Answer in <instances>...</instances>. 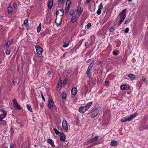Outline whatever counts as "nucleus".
<instances>
[{"label": "nucleus", "instance_id": "nucleus-57", "mask_svg": "<svg viewBox=\"0 0 148 148\" xmlns=\"http://www.w3.org/2000/svg\"><path fill=\"white\" fill-rule=\"evenodd\" d=\"M14 146V145L13 144H12L10 145V148H13Z\"/></svg>", "mask_w": 148, "mask_h": 148}, {"label": "nucleus", "instance_id": "nucleus-27", "mask_svg": "<svg viewBox=\"0 0 148 148\" xmlns=\"http://www.w3.org/2000/svg\"><path fill=\"white\" fill-rule=\"evenodd\" d=\"M142 80L146 84H147L148 83V81L147 79L145 78V77H143L142 79Z\"/></svg>", "mask_w": 148, "mask_h": 148}, {"label": "nucleus", "instance_id": "nucleus-6", "mask_svg": "<svg viewBox=\"0 0 148 148\" xmlns=\"http://www.w3.org/2000/svg\"><path fill=\"white\" fill-rule=\"evenodd\" d=\"M87 110L85 106H81L79 108V111L80 113H83Z\"/></svg>", "mask_w": 148, "mask_h": 148}, {"label": "nucleus", "instance_id": "nucleus-26", "mask_svg": "<svg viewBox=\"0 0 148 148\" xmlns=\"http://www.w3.org/2000/svg\"><path fill=\"white\" fill-rule=\"evenodd\" d=\"M127 88V86L125 84H123L121 86V88L122 90H124Z\"/></svg>", "mask_w": 148, "mask_h": 148}, {"label": "nucleus", "instance_id": "nucleus-31", "mask_svg": "<svg viewBox=\"0 0 148 148\" xmlns=\"http://www.w3.org/2000/svg\"><path fill=\"white\" fill-rule=\"evenodd\" d=\"M99 137L98 136H96L94 138H92L94 142L97 141L99 138Z\"/></svg>", "mask_w": 148, "mask_h": 148}, {"label": "nucleus", "instance_id": "nucleus-42", "mask_svg": "<svg viewBox=\"0 0 148 148\" xmlns=\"http://www.w3.org/2000/svg\"><path fill=\"white\" fill-rule=\"evenodd\" d=\"M86 74L87 76H88L89 77L91 75V73L90 71H87Z\"/></svg>", "mask_w": 148, "mask_h": 148}, {"label": "nucleus", "instance_id": "nucleus-50", "mask_svg": "<svg viewBox=\"0 0 148 148\" xmlns=\"http://www.w3.org/2000/svg\"><path fill=\"white\" fill-rule=\"evenodd\" d=\"M41 97H42V99L43 101H45V99L44 97V96H43L42 94H41Z\"/></svg>", "mask_w": 148, "mask_h": 148}, {"label": "nucleus", "instance_id": "nucleus-45", "mask_svg": "<svg viewBox=\"0 0 148 148\" xmlns=\"http://www.w3.org/2000/svg\"><path fill=\"white\" fill-rule=\"evenodd\" d=\"M91 23H89L87 24V25H86V27H87V28H89L91 27Z\"/></svg>", "mask_w": 148, "mask_h": 148}, {"label": "nucleus", "instance_id": "nucleus-9", "mask_svg": "<svg viewBox=\"0 0 148 148\" xmlns=\"http://www.w3.org/2000/svg\"><path fill=\"white\" fill-rule=\"evenodd\" d=\"M103 7V6L102 5V3H101L99 6V8L97 11V14L98 15H99L101 14V9Z\"/></svg>", "mask_w": 148, "mask_h": 148}, {"label": "nucleus", "instance_id": "nucleus-28", "mask_svg": "<svg viewBox=\"0 0 148 148\" xmlns=\"http://www.w3.org/2000/svg\"><path fill=\"white\" fill-rule=\"evenodd\" d=\"M69 45V42H65L64 43L63 47H67Z\"/></svg>", "mask_w": 148, "mask_h": 148}, {"label": "nucleus", "instance_id": "nucleus-3", "mask_svg": "<svg viewBox=\"0 0 148 148\" xmlns=\"http://www.w3.org/2000/svg\"><path fill=\"white\" fill-rule=\"evenodd\" d=\"M35 48L36 50L37 56L41 58L42 57V48L38 45H36L35 46Z\"/></svg>", "mask_w": 148, "mask_h": 148}, {"label": "nucleus", "instance_id": "nucleus-17", "mask_svg": "<svg viewBox=\"0 0 148 148\" xmlns=\"http://www.w3.org/2000/svg\"><path fill=\"white\" fill-rule=\"evenodd\" d=\"M12 42V40H10L8 41L5 46V47L6 48H8Z\"/></svg>", "mask_w": 148, "mask_h": 148}, {"label": "nucleus", "instance_id": "nucleus-19", "mask_svg": "<svg viewBox=\"0 0 148 148\" xmlns=\"http://www.w3.org/2000/svg\"><path fill=\"white\" fill-rule=\"evenodd\" d=\"M77 19V16H73L71 18V21L72 23H74L76 21Z\"/></svg>", "mask_w": 148, "mask_h": 148}, {"label": "nucleus", "instance_id": "nucleus-36", "mask_svg": "<svg viewBox=\"0 0 148 148\" xmlns=\"http://www.w3.org/2000/svg\"><path fill=\"white\" fill-rule=\"evenodd\" d=\"M69 14L71 15H73L74 14V11L73 9H71L69 12Z\"/></svg>", "mask_w": 148, "mask_h": 148}, {"label": "nucleus", "instance_id": "nucleus-47", "mask_svg": "<svg viewBox=\"0 0 148 148\" xmlns=\"http://www.w3.org/2000/svg\"><path fill=\"white\" fill-rule=\"evenodd\" d=\"M61 86H57V89L58 90H61Z\"/></svg>", "mask_w": 148, "mask_h": 148}, {"label": "nucleus", "instance_id": "nucleus-11", "mask_svg": "<svg viewBox=\"0 0 148 148\" xmlns=\"http://www.w3.org/2000/svg\"><path fill=\"white\" fill-rule=\"evenodd\" d=\"M3 113L0 115V121H1L3 118H4L7 115V112L4 110H3Z\"/></svg>", "mask_w": 148, "mask_h": 148}, {"label": "nucleus", "instance_id": "nucleus-10", "mask_svg": "<svg viewBox=\"0 0 148 148\" xmlns=\"http://www.w3.org/2000/svg\"><path fill=\"white\" fill-rule=\"evenodd\" d=\"M77 90L76 88L74 87L71 90V93L72 95H73V96H75V95L77 93Z\"/></svg>", "mask_w": 148, "mask_h": 148}, {"label": "nucleus", "instance_id": "nucleus-35", "mask_svg": "<svg viewBox=\"0 0 148 148\" xmlns=\"http://www.w3.org/2000/svg\"><path fill=\"white\" fill-rule=\"evenodd\" d=\"M59 11H60L61 12V14L60 15V16H62L63 14H64V10L63 9H61L58 10Z\"/></svg>", "mask_w": 148, "mask_h": 148}, {"label": "nucleus", "instance_id": "nucleus-32", "mask_svg": "<svg viewBox=\"0 0 148 148\" xmlns=\"http://www.w3.org/2000/svg\"><path fill=\"white\" fill-rule=\"evenodd\" d=\"M70 0H67L66 3V6L69 5V6L70 7Z\"/></svg>", "mask_w": 148, "mask_h": 148}, {"label": "nucleus", "instance_id": "nucleus-62", "mask_svg": "<svg viewBox=\"0 0 148 148\" xmlns=\"http://www.w3.org/2000/svg\"><path fill=\"white\" fill-rule=\"evenodd\" d=\"M90 61V60H88L87 61H86V62L87 63H88V62H89Z\"/></svg>", "mask_w": 148, "mask_h": 148}, {"label": "nucleus", "instance_id": "nucleus-24", "mask_svg": "<svg viewBox=\"0 0 148 148\" xmlns=\"http://www.w3.org/2000/svg\"><path fill=\"white\" fill-rule=\"evenodd\" d=\"M27 108L30 112H32V108L31 107V105H27L26 106Z\"/></svg>", "mask_w": 148, "mask_h": 148}, {"label": "nucleus", "instance_id": "nucleus-8", "mask_svg": "<svg viewBox=\"0 0 148 148\" xmlns=\"http://www.w3.org/2000/svg\"><path fill=\"white\" fill-rule=\"evenodd\" d=\"M53 0H48L47 6L48 8L49 9H51L53 5Z\"/></svg>", "mask_w": 148, "mask_h": 148}, {"label": "nucleus", "instance_id": "nucleus-16", "mask_svg": "<svg viewBox=\"0 0 148 148\" xmlns=\"http://www.w3.org/2000/svg\"><path fill=\"white\" fill-rule=\"evenodd\" d=\"M66 139V136L63 133L60 134V140L62 141H64Z\"/></svg>", "mask_w": 148, "mask_h": 148}, {"label": "nucleus", "instance_id": "nucleus-54", "mask_svg": "<svg viewBox=\"0 0 148 148\" xmlns=\"http://www.w3.org/2000/svg\"><path fill=\"white\" fill-rule=\"evenodd\" d=\"M62 85V81H61V82L60 83H58V85L57 86H61Z\"/></svg>", "mask_w": 148, "mask_h": 148}, {"label": "nucleus", "instance_id": "nucleus-15", "mask_svg": "<svg viewBox=\"0 0 148 148\" xmlns=\"http://www.w3.org/2000/svg\"><path fill=\"white\" fill-rule=\"evenodd\" d=\"M118 145V142L115 140H112L111 141L110 145L111 146H116Z\"/></svg>", "mask_w": 148, "mask_h": 148}, {"label": "nucleus", "instance_id": "nucleus-60", "mask_svg": "<svg viewBox=\"0 0 148 148\" xmlns=\"http://www.w3.org/2000/svg\"><path fill=\"white\" fill-rule=\"evenodd\" d=\"M92 68V67H91V66H89L88 67V68L89 69H91Z\"/></svg>", "mask_w": 148, "mask_h": 148}, {"label": "nucleus", "instance_id": "nucleus-40", "mask_svg": "<svg viewBox=\"0 0 148 148\" xmlns=\"http://www.w3.org/2000/svg\"><path fill=\"white\" fill-rule=\"evenodd\" d=\"M5 53L7 55H9L10 53V50H6Z\"/></svg>", "mask_w": 148, "mask_h": 148}, {"label": "nucleus", "instance_id": "nucleus-33", "mask_svg": "<svg viewBox=\"0 0 148 148\" xmlns=\"http://www.w3.org/2000/svg\"><path fill=\"white\" fill-rule=\"evenodd\" d=\"M69 7L70 6H69V5L66 6L65 12L66 13H68L69 12Z\"/></svg>", "mask_w": 148, "mask_h": 148}, {"label": "nucleus", "instance_id": "nucleus-25", "mask_svg": "<svg viewBox=\"0 0 148 148\" xmlns=\"http://www.w3.org/2000/svg\"><path fill=\"white\" fill-rule=\"evenodd\" d=\"M62 96L63 99H65L66 98V94L64 92H63L62 94Z\"/></svg>", "mask_w": 148, "mask_h": 148}, {"label": "nucleus", "instance_id": "nucleus-46", "mask_svg": "<svg viewBox=\"0 0 148 148\" xmlns=\"http://www.w3.org/2000/svg\"><path fill=\"white\" fill-rule=\"evenodd\" d=\"M129 31V29L128 28H127L125 29L124 30L125 32L126 33H127Z\"/></svg>", "mask_w": 148, "mask_h": 148}, {"label": "nucleus", "instance_id": "nucleus-13", "mask_svg": "<svg viewBox=\"0 0 148 148\" xmlns=\"http://www.w3.org/2000/svg\"><path fill=\"white\" fill-rule=\"evenodd\" d=\"M47 142L52 147H54L55 145L53 141L51 139H49L47 140Z\"/></svg>", "mask_w": 148, "mask_h": 148}, {"label": "nucleus", "instance_id": "nucleus-38", "mask_svg": "<svg viewBox=\"0 0 148 148\" xmlns=\"http://www.w3.org/2000/svg\"><path fill=\"white\" fill-rule=\"evenodd\" d=\"M13 6L15 9H16L17 4L16 2H14L13 3Z\"/></svg>", "mask_w": 148, "mask_h": 148}, {"label": "nucleus", "instance_id": "nucleus-29", "mask_svg": "<svg viewBox=\"0 0 148 148\" xmlns=\"http://www.w3.org/2000/svg\"><path fill=\"white\" fill-rule=\"evenodd\" d=\"M53 130L54 131L56 134H58L60 133L59 131L57 130L56 128H53Z\"/></svg>", "mask_w": 148, "mask_h": 148}, {"label": "nucleus", "instance_id": "nucleus-59", "mask_svg": "<svg viewBox=\"0 0 148 148\" xmlns=\"http://www.w3.org/2000/svg\"><path fill=\"white\" fill-rule=\"evenodd\" d=\"M51 74V72L50 71H49L47 73L48 75H50Z\"/></svg>", "mask_w": 148, "mask_h": 148}, {"label": "nucleus", "instance_id": "nucleus-5", "mask_svg": "<svg viewBox=\"0 0 148 148\" xmlns=\"http://www.w3.org/2000/svg\"><path fill=\"white\" fill-rule=\"evenodd\" d=\"M62 127L67 132L68 130V126L67 123L65 120H63L62 122Z\"/></svg>", "mask_w": 148, "mask_h": 148}, {"label": "nucleus", "instance_id": "nucleus-53", "mask_svg": "<svg viewBox=\"0 0 148 148\" xmlns=\"http://www.w3.org/2000/svg\"><path fill=\"white\" fill-rule=\"evenodd\" d=\"M91 0H86V3H89Z\"/></svg>", "mask_w": 148, "mask_h": 148}, {"label": "nucleus", "instance_id": "nucleus-1", "mask_svg": "<svg viewBox=\"0 0 148 148\" xmlns=\"http://www.w3.org/2000/svg\"><path fill=\"white\" fill-rule=\"evenodd\" d=\"M137 114L136 113H135L131 115L128 118L123 117L121 119V121L123 123H125L127 121H130L136 117L137 116Z\"/></svg>", "mask_w": 148, "mask_h": 148}, {"label": "nucleus", "instance_id": "nucleus-18", "mask_svg": "<svg viewBox=\"0 0 148 148\" xmlns=\"http://www.w3.org/2000/svg\"><path fill=\"white\" fill-rule=\"evenodd\" d=\"M128 77L132 80H134L135 77V76L132 74H130L128 75Z\"/></svg>", "mask_w": 148, "mask_h": 148}, {"label": "nucleus", "instance_id": "nucleus-49", "mask_svg": "<svg viewBox=\"0 0 148 148\" xmlns=\"http://www.w3.org/2000/svg\"><path fill=\"white\" fill-rule=\"evenodd\" d=\"M105 84L106 86H108L109 85V81H106L105 82Z\"/></svg>", "mask_w": 148, "mask_h": 148}, {"label": "nucleus", "instance_id": "nucleus-63", "mask_svg": "<svg viewBox=\"0 0 148 148\" xmlns=\"http://www.w3.org/2000/svg\"><path fill=\"white\" fill-rule=\"evenodd\" d=\"M2 29V26H0V30H1Z\"/></svg>", "mask_w": 148, "mask_h": 148}, {"label": "nucleus", "instance_id": "nucleus-2", "mask_svg": "<svg viewBox=\"0 0 148 148\" xmlns=\"http://www.w3.org/2000/svg\"><path fill=\"white\" fill-rule=\"evenodd\" d=\"M126 9H125L123 10L119 14L118 17H119L120 18V21L121 22H122L125 18L126 16Z\"/></svg>", "mask_w": 148, "mask_h": 148}, {"label": "nucleus", "instance_id": "nucleus-56", "mask_svg": "<svg viewBox=\"0 0 148 148\" xmlns=\"http://www.w3.org/2000/svg\"><path fill=\"white\" fill-rule=\"evenodd\" d=\"M122 22H121V21H120L119 22L118 24V25L119 26L122 23Z\"/></svg>", "mask_w": 148, "mask_h": 148}, {"label": "nucleus", "instance_id": "nucleus-44", "mask_svg": "<svg viewBox=\"0 0 148 148\" xmlns=\"http://www.w3.org/2000/svg\"><path fill=\"white\" fill-rule=\"evenodd\" d=\"M28 19L27 18L25 20L24 22V24L25 25H26L27 24L28 22Z\"/></svg>", "mask_w": 148, "mask_h": 148}, {"label": "nucleus", "instance_id": "nucleus-61", "mask_svg": "<svg viewBox=\"0 0 148 148\" xmlns=\"http://www.w3.org/2000/svg\"><path fill=\"white\" fill-rule=\"evenodd\" d=\"M90 69H89V68H88L87 69V71H90Z\"/></svg>", "mask_w": 148, "mask_h": 148}, {"label": "nucleus", "instance_id": "nucleus-55", "mask_svg": "<svg viewBox=\"0 0 148 148\" xmlns=\"http://www.w3.org/2000/svg\"><path fill=\"white\" fill-rule=\"evenodd\" d=\"M67 82V80L64 79L63 82V83L64 84H65Z\"/></svg>", "mask_w": 148, "mask_h": 148}, {"label": "nucleus", "instance_id": "nucleus-30", "mask_svg": "<svg viewBox=\"0 0 148 148\" xmlns=\"http://www.w3.org/2000/svg\"><path fill=\"white\" fill-rule=\"evenodd\" d=\"M131 21V19H128L127 20L125 21L124 22V24H127L129 23Z\"/></svg>", "mask_w": 148, "mask_h": 148}, {"label": "nucleus", "instance_id": "nucleus-48", "mask_svg": "<svg viewBox=\"0 0 148 148\" xmlns=\"http://www.w3.org/2000/svg\"><path fill=\"white\" fill-rule=\"evenodd\" d=\"M64 0H58L59 3L60 4V3H63L64 2Z\"/></svg>", "mask_w": 148, "mask_h": 148}, {"label": "nucleus", "instance_id": "nucleus-21", "mask_svg": "<svg viewBox=\"0 0 148 148\" xmlns=\"http://www.w3.org/2000/svg\"><path fill=\"white\" fill-rule=\"evenodd\" d=\"M13 106L16 109L19 110L21 109V108L20 106H19L18 103L13 105Z\"/></svg>", "mask_w": 148, "mask_h": 148}, {"label": "nucleus", "instance_id": "nucleus-20", "mask_svg": "<svg viewBox=\"0 0 148 148\" xmlns=\"http://www.w3.org/2000/svg\"><path fill=\"white\" fill-rule=\"evenodd\" d=\"M92 104V102H90L88 103H87L85 106L86 107V108H87V109L88 110V109L91 106Z\"/></svg>", "mask_w": 148, "mask_h": 148}, {"label": "nucleus", "instance_id": "nucleus-7", "mask_svg": "<svg viewBox=\"0 0 148 148\" xmlns=\"http://www.w3.org/2000/svg\"><path fill=\"white\" fill-rule=\"evenodd\" d=\"M81 8L79 5H78L76 11V14L77 15L79 16L82 13Z\"/></svg>", "mask_w": 148, "mask_h": 148}, {"label": "nucleus", "instance_id": "nucleus-23", "mask_svg": "<svg viewBox=\"0 0 148 148\" xmlns=\"http://www.w3.org/2000/svg\"><path fill=\"white\" fill-rule=\"evenodd\" d=\"M8 13H12V8L11 6H10L8 8Z\"/></svg>", "mask_w": 148, "mask_h": 148}, {"label": "nucleus", "instance_id": "nucleus-64", "mask_svg": "<svg viewBox=\"0 0 148 148\" xmlns=\"http://www.w3.org/2000/svg\"><path fill=\"white\" fill-rule=\"evenodd\" d=\"M101 62H99L97 64H101Z\"/></svg>", "mask_w": 148, "mask_h": 148}, {"label": "nucleus", "instance_id": "nucleus-41", "mask_svg": "<svg viewBox=\"0 0 148 148\" xmlns=\"http://www.w3.org/2000/svg\"><path fill=\"white\" fill-rule=\"evenodd\" d=\"M12 103L13 105H14L17 103L16 100L15 99H14L12 100Z\"/></svg>", "mask_w": 148, "mask_h": 148}, {"label": "nucleus", "instance_id": "nucleus-4", "mask_svg": "<svg viewBox=\"0 0 148 148\" xmlns=\"http://www.w3.org/2000/svg\"><path fill=\"white\" fill-rule=\"evenodd\" d=\"M99 109L98 108L93 109L91 111L90 116L92 117H95L96 116L99 112Z\"/></svg>", "mask_w": 148, "mask_h": 148}, {"label": "nucleus", "instance_id": "nucleus-34", "mask_svg": "<svg viewBox=\"0 0 148 148\" xmlns=\"http://www.w3.org/2000/svg\"><path fill=\"white\" fill-rule=\"evenodd\" d=\"M93 142H94L93 141V140H92V139L89 140L88 141L87 143L88 144H90V143H91Z\"/></svg>", "mask_w": 148, "mask_h": 148}, {"label": "nucleus", "instance_id": "nucleus-51", "mask_svg": "<svg viewBox=\"0 0 148 148\" xmlns=\"http://www.w3.org/2000/svg\"><path fill=\"white\" fill-rule=\"evenodd\" d=\"M113 55L115 56H116L117 55V52L115 51H114L113 52Z\"/></svg>", "mask_w": 148, "mask_h": 148}, {"label": "nucleus", "instance_id": "nucleus-39", "mask_svg": "<svg viewBox=\"0 0 148 148\" xmlns=\"http://www.w3.org/2000/svg\"><path fill=\"white\" fill-rule=\"evenodd\" d=\"M91 79L92 81V84L93 85H95V81H96V79H92L91 78Z\"/></svg>", "mask_w": 148, "mask_h": 148}, {"label": "nucleus", "instance_id": "nucleus-22", "mask_svg": "<svg viewBox=\"0 0 148 148\" xmlns=\"http://www.w3.org/2000/svg\"><path fill=\"white\" fill-rule=\"evenodd\" d=\"M41 23H40L39 24L38 27L37 28V30L38 33L41 30Z\"/></svg>", "mask_w": 148, "mask_h": 148}, {"label": "nucleus", "instance_id": "nucleus-58", "mask_svg": "<svg viewBox=\"0 0 148 148\" xmlns=\"http://www.w3.org/2000/svg\"><path fill=\"white\" fill-rule=\"evenodd\" d=\"M59 10H58V11H57L56 12V15H58V14H59Z\"/></svg>", "mask_w": 148, "mask_h": 148}, {"label": "nucleus", "instance_id": "nucleus-52", "mask_svg": "<svg viewBox=\"0 0 148 148\" xmlns=\"http://www.w3.org/2000/svg\"><path fill=\"white\" fill-rule=\"evenodd\" d=\"M88 42L87 41H86L84 43V45L85 46H86L88 45Z\"/></svg>", "mask_w": 148, "mask_h": 148}, {"label": "nucleus", "instance_id": "nucleus-37", "mask_svg": "<svg viewBox=\"0 0 148 148\" xmlns=\"http://www.w3.org/2000/svg\"><path fill=\"white\" fill-rule=\"evenodd\" d=\"M114 31V28L113 27H110L109 29V31L110 32H113Z\"/></svg>", "mask_w": 148, "mask_h": 148}, {"label": "nucleus", "instance_id": "nucleus-12", "mask_svg": "<svg viewBox=\"0 0 148 148\" xmlns=\"http://www.w3.org/2000/svg\"><path fill=\"white\" fill-rule=\"evenodd\" d=\"M62 22V20L61 18L58 19L56 18L55 21V22L56 23V25L58 27H59L61 24Z\"/></svg>", "mask_w": 148, "mask_h": 148}, {"label": "nucleus", "instance_id": "nucleus-43", "mask_svg": "<svg viewBox=\"0 0 148 148\" xmlns=\"http://www.w3.org/2000/svg\"><path fill=\"white\" fill-rule=\"evenodd\" d=\"M94 62H95L94 61H92L89 66L92 67L94 65Z\"/></svg>", "mask_w": 148, "mask_h": 148}, {"label": "nucleus", "instance_id": "nucleus-14", "mask_svg": "<svg viewBox=\"0 0 148 148\" xmlns=\"http://www.w3.org/2000/svg\"><path fill=\"white\" fill-rule=\"evenodd\" d=\"M54 102L53 100H49V102L48 106L50 109H52L53 108Z\"/></svg>", "mask_w": 148, "mask_h": 148}]
</instances>
